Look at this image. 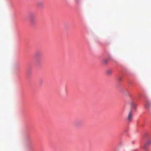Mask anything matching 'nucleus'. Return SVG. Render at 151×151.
<instances>
[{
    "label": "nucleus",
    "instance_id": "5",
    "mask_svg": "<svg viewBox=\"0 0 151 151\" xmlns=\"http://www.w3.org/2000/svg\"><path fill=\"white\" fill-rule=\"evenodd\" d=\"M130 104L132 107H135V105L134 102H133V101H131V102H130Z\"/></svg>",
    "mask_w": 151,
    "mask_h": 151
},
{
    "label": "nucleus",
    "instance_id": "6",
    "mask_svg": "<svg viewBox=\"0 0 151 151\" xmlns=\"http://www.w3.org/2000/svg\"><path fill=\"white\" fill-rule=\"evenodd\" d=\"M112 73V71L111 70H108L106 71V74L108 75H111Z\"/></svg>",
    "mask_w": 151,
    "mask_h": 151
},
{
    "label": "nucleus",
    "instance_id": "4",
    "mask_svg": "<svg viewBox=\"0 0 151 151\" xmlns=\"http://www.w3.org/2000/svg\"><path fill=\"white\" fill-rule=\"evenodd\" d=\"M37 4V6L39 7H42L44 5V3L43 2L41 1H38Z\"/></svg>",
    "mask_w": 151,
    "mask_h": 151
},
{
    "label": "nucleus",
    "instance_id": "1",
    "mask_svg": "<svg viewBox=\"0 0 151 151\" xmlns=\"http://www.w3.org/2000/svg\"><path fill=\"white\" fill-rule=\"evenodd\" d=\"M133 116V114L132 112L130 111L128 114L127 119L130 122L132 120Z\"/></svg>",
    "mask_w": 151,
    "mask_h": 151
},
{
    "label": "nucleus",
    "instance_id": "2",
    "mask_svg": "<svg viewBox=\"0 0 151 151\" xmlns=\"http://www.w3.org/2000/svg\"><path fill=\"white\" fill-rule=\"evenodd\" d=\"M151 144V140H150L148 139L147 140V141L146 143L145 144V146H144V148L146 149V147L150 145Z\"/></svg>",
    "mask_w": 151,
    "mask_h": 151
},
{
    "label": "nucleus",
    "instance_id": "10",
    "mask_svg": "<svg viewBox=\"0 0 151 151\" xmlns=\"http://www.w3.org/2000/svg\"><path fill=\"white\" fill-rule=\"evenodd\" d=\"M76 1H77V0H76Z\"/></svg>",
    "mask_w": 151,
    "mask_h": 151
},
{
    "label": "nucleus",
    "instance_id": "3",
    "mask_svg": "<svg viewBox=\"0 0 151 151\" xmlns=\"http://www.w3.org/2000/svg\"><path fill=\"white\" fill-rule=\"evenodd\" d=\"M42 54L40 53H38L37 54V62H39L40 61V59L41 58Z\"/></svg>",
    "mask_w": 151,
    "mask_h": 151
},
{
    "label": "nucleus",
    "instance_id": "8",
    "mask_svg": "<svg viewBox=\"0 0 151 151\" xmlns=\"http://www.w3.org/2000/svg\"><path fill=\"white\" fill-rule=\"evenodd\" d=\"M118 79L119 81H121L122 80V78L121 77H119L118 78Z\"/></svg>",
    "mask_w": 151,
    "mask_h": 151
},
{
    "label": "nucleus",
    "instance_id": "7",
    "mask_svg": "<svg viewBox=\"0 0 151 151\" xmlns=\"http://www.w3.org/2000/svg\"><path fill=\"white\" fill-rule=\"evenodd\" d=\"M103 63L104 64H106L108 62V60L107 59H104L103 60Z\"/></svg>",
    "mask_w": 151,
    "mask_h": 151
},
{
    "label": "nucleus",
    "instance_id": "9",
    "mask_svg": "<svg viewBox=\"0 0 151 151\" xmlns=\"http://www.w3.org/2000/svg\"><path fill=\"white\" fill-rule=\"evenodd\" d=\"M32 15V14L30 15V16H31Z\"/></svg>",
    "mask_w": 151,
    "mask_h": 151
}]
</instances>
